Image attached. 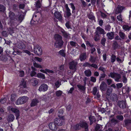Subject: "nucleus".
Here are the masks:
<instances>
[{
    "mask_svg": "<svg viewBox=\"0 0 131 131\" xmlns=\"http://www.w3.org/2000/svg\"><path fill=\"white\" fill-rule=\"evenodd\" d=\"M9 17L10 19V21L8 22V24L11 26L15 25L17 23H21L23 19V16L20 15L18 16V17L15 19L14 14L12 12H10L9 13Z\"/></svg>",
    "mask_w": 131,
    "mask_h": 131,
    "instance_id": "1",
    "label": "nucleus"
},
{
    "mask_svg": "<svg viewBox=\"0 0 131 131\" xmlns=\"http://www.w3.org/2000/svg\"><path fill=\"white\" fill-rule=\"evenodd\" d=\"M54 37L55 40L54 43L55 46L57 48H61L62 47L63 43L62 36L59 34H56L54 35Z\"/></svg>",
    "mask_w": 131,
    "mask_h": 131,
    "instance_id": "2",
    "label": "nucleus"
},
{
    "mask_svg": "<svg viewBox=\"0 0 131 131\" xmlns=\"http://www.w3.org/2000/svg\"><path fill=\"white\" fill-rule=\"evenodd\" d=\"M28 98L25 96H22L18 98L16 102V104L17 105L24 104L28 101Z\"/></svg>",
    "mask_w": 131,
    "mask_h": 131,
    "instance_id": "3",
    "label": "nucleus"
},
{
    "mask_svg": "<svg viewBox=\"0 0 131 131\" xmlns=\"http://www.w3.org/2000/svg\"><path fill=\"white\" fill-rule=\"evenodd\" d=\"M34 53L38 56L41 55L42 50L40 46L37 45H34Z\"/></svg>",
    "mask_w": 131,
    "mask_h": 131,
    "instance_id": "4",
    "label": "nucleus"
},
{
    "mask_svg": "<svg viewBox=\"0 0 131 131\" xmlns=\"http://www.w3.org/2000/svg\"><path fill=\"white\" fill-rule=\"evenodd\" d=\"M8 109L9 110H10L12 112L15 113V115L16 116V119H18L20 116V112L19 110L16 108H11L10 106H9Z\"/></svg>",
    "mask_w": 131,
    "mask_h": 131,
    "instance_id": "5",
    "label": "nucleus"
},
{
    "mask_svg": "<svg viewBox=\"0 0 131 131\" xmlns=\"http://www.w3.org/2000/svg\"><path fill=\"white\" fill-rule=\"evenodd\" d=\"M64 117L61 116L57 120L56 119L54 121V123L58 126H61L64 124Z\"/></svg>",
    "mask_w": 131,
    "mask_h": 131,
    "instance_id": "6",
    "label": "nucleus"
},
{
    "mask_svg": "<svg viewBox=\"0 0 131 131\" xmlns=\"http://www.w3.org/2000/svg\"><path fill=\"white\" fill-rule=\"evenodd\" d=\"M54 16L59 21H62L63 20V17L60 13L58 11H56L54 13Z\"/></svg>",
    "mask_w": 131,
    "mask_h": 131,
    "instance_id": "7",
    "label": "nucleus"
},
{
    "mask_svg": "<svg viewBox=\"0 0 131 131\" xmlns=\"http://www.w3.org/2000/svg\"><path fill=\"white\" fill-rule=\"evenodd\" d=\"M80 126L81 127L84 128L85 131L88 130V126L87 123L84 121H81L80 123Z\"/></svg>",
    "mask_w": 131,
    "mask_h": 131,
    "instance_id": "8",
    "label": "nucleus"
},
{
    "mask_svg": "<svg viewBox=\"0 0 131 131\" xmlns=\"http://www.w3.org/2000/svg\"><path fill=\"white\" fill-rule=\"evenodd\" d=\"M48 88V86L46 84L44 83L41 85L39 87L38 90L40 92H45L47 90Z\"/></svg>",
    "mask_w": 131,
    "mask_h": 131,
    "instance_id": "9",
    "label": "nucleus"
},
{
    "mask_svg": "<svg viewBox=\"0 0 131 131\" xmlns=\"http://www.w3.org/2000/svg\"><path fill=\"white\" fill-rule=\"evenodd\" d=\"M77 62L74 61H72L69 63V68L71 70H75L76 68Z\"/></svg>",
    "mask_w": 131,
    "mask_h": 131,
    "instance_id": "10",
    "label": "nucleus"
},
{
    "mask_svg": "<svg viewBox=\"0 0 131 131\" xmlns=\"http://www.w3.org/2000/svg\"><path fill=\"white\" fill-rule=\"evenodd\" d=\"M30 82L32 85L35 86L38 84V80L36 78H32L30 80Z\"/></svg>",
    "mask_w": 131,
    "mask_h": 131,
    "instance_id": "11",
    "label": "nucleus"
},
{
    "mask_svg": "<svg viewBox=\"0 0 131 131\" xmlns=\"http://www.w3.org/2000/svg\"><path fill=\"white\" fill-rule=\"evenodd\" d=\"M49 127L51 129L56 130L57 129V127L55 124L53 122L50 123L48 125Z\"/></svg>",
    "mask_w": 131,
    "mask_h": 131,
    "instance_id": "12",
    "label": "nucleus"
},
{
    "mask_svg": "<svg viewBox=\"0 0 131 131\" xmlns=\"http://www.w3.org/2000/svg\"><path fill=\"white\" fill-rule=\"evenodd\" d=\"M61 31L62 33L63 36L64 37L68 39L70 38V35L67 32L63 29L61 28Z\"/></svg>",
    "mask_w": 131,
    "mask_h": 131,
    "instance_id": "13",
    "label": "nucleus"
},
{
    "mask_svg": "<svg viewBox=\"0 0 131 131\" xmlns=\"http://www.w3.org/2000/svg\"><path fill=\"white\" fill-rule=\"evenodd\" d=\"M118 104L120 108H124L126 107V103L125 101H119Z\"/></svg>",
    "mask_w": 131,
    "mask_h": 131,
    "instance_id": "14",
    "label": "nucleus"
},
{
    "mask_svg": "<svg viewBox=\"0 0 131 131\" xmlns=\"http://www.w3.org/2000/svg\"><path fill=\"white\" fill-rule=\"evenodd\" d=\"M39 102V101L38 100V99L34 98L31 101V106H36Z\"/></svg>",
    "mask_w": 131,
    "mask_h": 131,
    "instance_id": "15",
    "label": "nucleus"
},
{
    "mask_svg": "<svg viewBox=\"0 0 131 131\" xmlns=\"http://www.w3.org/2000/svg\"><path fill=\"white\" fill-rule=\"evenodd\" d=\"M17 47L19 49H25L26 46L24 43L21 42H20L17 44Z\"/></svg>",
    "mask_w": 131,
    "mask_h": 131,
    "instance_id": "16",
    "label": "nucleus"
},
{
    "mask_svg": "<svg viewBox=\"0 0 131 131\" xmlns=\"http://www.w3.org/2000/svg\"><path fill=\"white\" fill-rule=\"evenodd\" d=\"M107 87V85L106 83L104 82H102L100 86V89L101 91H105Z\"/></svg>",
    "mask_w": 131,
    "mask_h": 131,
    "instance_id": "17",
    "label": "nucleus"
},
{
    "mask_svg": "<svg viewBox=\"0 0 131 131\" xmlns=\"http://www.w3.org/2000/svg\"><path fill=\"white\" fill-rule=\"evenodd\" d=\"M65 6L66 10V13L67 16L68 18L69 17H70L71 15L70 10L68 7L67 4H66Z\"/></svg>",
    "mask_w": 131,
    "mask_h": 131,
    "instance_id": "18",
    "label": "nucleus"
},
{
    "mask_svg": "<svg viewBox=\"0 0 131 131\" xmlns=\"http://www.w3.org/2000/svg\"><path fill=\"white\" fill-rule=\"evenodd\" d=\"M96 31L97 33L100 34H104L105 33L104 29L99 26L96 28Z\"/></svg>",
    "mask_w": 131,
    "mask_h": 131,
    "instance_id": "19",
    "label": "nucleus"
},
{
    "mask_svg": "<svg viewBox=\"0 0 131 131\" xmlns=\"http://www.w3.org/2000/svg\"><path fill=\"white\" fill-rule=\"evenodd\" d=\"M15 118L14 115L12 114L9 115L8 116L7 120L8 122H12L13 121Z\"/></svg>",
    "mask_w": 131,
    "mask_h": 131,
    "instance_id": "20",
    "label": "nucleus"
},
{
    "mask_svg": "<svg viewBox=\"0 0 131 131\" xmlns=\"http://www.w3.org/2000/svg\"><path fill=\"white\" fill-rule=\"evenodd\" d=\"M123 9V7L120 6H118L116 9V14L121 13Z\"/></svg>",
    "mask_w": 131,
    "mask_h": 131,
    "instance_id": "21",
    "label": "nucleus"
},
{
    "mask_svg": "<svg viewBox=\"0 0 131 131\" xmlns=\"http://www.w3.org/2000/svg\"><path fill=\"white\" fill-rule=\"evenodd\" d=\"M84 73L85 75L88 77L91 76L92 74V72L89 69L85 70L84 72Z\"/></svg>",
    "mask_w": 131,
    "mask_h": 131,
    "instance_id": "22",
    "label": "nucleus"
},
{
    "mask_svg": "<svg viewBox=\"0 0 131 131\" xmlns=\"http://www.w3.org/2000/svg\"><path fill=\"white\" fill-rule=\"evenodd\" d=\"M114 33L112 32L108 33L106 34L108 38L110 39H112L114 38Z\"/></svg>",
    "mask_w": 131,
    "mask_h": 131,
    "instance_id": "23",
    "label": "nucleus"
},
{
    "mask_svg": "<svg viewBox=\"0 0 131 131\" xmlns=\"http://www.w3.org/2000/svg\"><path fill=\"white\" fill-rule=\"evenodd\" d=\"M86 58V53H83L81 54L80 56V58L81 61H82L85 60Z\"/></svg>",
    "mask_w": 131,
    "mask_h": 131,
    "instance_id": "24",
    "label": "nucleus"
},
{
    "mask_svg": "<svg viewBox=\"0 0 131 131\" xmlns=\"http://www.w3.org/2000/svg\"><path fill=\"white\" fill-rule=\"evenodd\" d=\"M5 102V99H1L0 102V107H5L6 105Z\"/></svg>",
    "mask_w": 131,
    "mask_h": 131,
    "instance_id": "25",
    "label": "nucleus"
},
{
    "mask_svg": "<svg viewBox=\"0 0 131 131\" xmlns=\"http://www.w3.org/2000/svg\"><path fill=\"white\" fill-rule=\"evenodd\" d=\"M121 75L117 74H115V76L114 79L117 82H119V81L120 79H121Z\"/></svg>",
    "mask_w": 131,
    "mask_h": 131,
    "instance_id": "26",
    "label": "nucleus"
},
{
    "mask_svg": "<svg viewBox=\"0 0 131 131\" xmlns=\"http://www.w3.org/2000/svg\"><path fill=\"white\" fill-rule=\"evenodd\" d=\"M98 60L97 57L94 58L92 56H91L89 59V61L92 63H94Z\"/></svg>",
    "mask_w": 131,
    "mask_h": 131,
    "instance_id": "27",
    "label": "nucleus"
},
{
    "mask_svg": "<svg viewBox=\"0 0 131 131\" xmlns=\"http://www.w3.org/2000/svg\"><path fill=\"white\" fill-rule=\"evenodd\" d=\"M118 34L120 37L123 39H125L126 37L125 34L121 31H120L119 32Z\"/></svg>",
    "mask_w": 131,
    "mask_h": 131,
    "instance_id": "28",
    "label": "nucleus"
},
{
    "mask_svg": "<svg viewBox=\"0 0 131 131\" xmlns=\"http://www.w3.org/2000/svg\"><path fill=\"white\" fill-rule=\"evenodd\" d=\"M17 97V95L15 94H13L11 95L10 100L12 102L14 101Z\"/></svg>",
    "mask_w": 131,
    "mask_h": 131,
    "instance_id": "29",
    "label": "nucleus"
},
{
    "mask_svg": "<svg viewBox=\"0 0 131 131\" xmlns=\"http://www.w3.org/2000/svg\"><path fill=\"white\" fill-rule=\"evenodd\" d=\"M112 89L111 87H109L108 88L107 90V91L106 94L108 96H109L112 93Z\"/></svg>",
    "mask_w": 131,
    "mask_h": 131,
    "instance_id": "30",
    "label": "nucleus"
},
{
    "mask_svg": "<svg viewBox=\"0 0 131 131\" xmlns=\"http://www.w3.org/2000/svg\"><path fill=\"white\" fill-rule=\"evenodd\" d=\"M89 119L90 122V125H91L93 122L95 121V118L93 116H91L89 117Z\"/></svg>",
    "mask_w": 131,
    "mask_h": 131,
    "instance_id": "31",
    "label": "nucleus"
},
{
    "mask_svg": "<svg viewBox=\"0 0 131 131\" xmlns=\"http://www.w3.org/2000/svg\"><path fill=\"white\" fill-rule=\"evenodd\" d=\"M37 77L38 78H41L42 79H44L45 78V75L41 73H38L37 74Z\"/></svg>",
    "mask_w": 131,
    "mask_h": 131,
    "instance_id": "32",
    "label": "nucleus"
},
{
    "mask_svg": "<svg viewBox=\"0 0 131 131\" xmlns=\"http://www.w3.org/2000/svg\"><path fill=\"white\" fill-rule=\"evenodd\" d=\"M123 28L125 31L128 30V31L130 30V27L127 25H124L123 26Z\"/></svg>",
    "mask_w": 131,
    "mask_h": 131,
    "instance_id": "33",
    "label": "nucleus"
},
{
    "mask_svg": "<svg viewBox=\"0 0 131 131\" xmlns=\"http://www.w3.org/2000/svg\"><path fill=\"white\" fill-rule=\"evenodd\" d=\"M61 84V82L58 80L56 81L54 84L55 86L57 88H58L60 86Z\"/></svg>",
    "mask_w": 131,
    "mask_h": 131,
    "instance_id": "34",
    "label": "nucleus"
},
{
    "mask_svg": "<svg viewBox=\"0 0 131 131\" xmlns=\"http://www.w3.org/2000/svg\"><path fill=\"white\" fill-rule=\"evenodd\" d=\"M81 127L80 126V123L79 124H77L73 127V128L75 130H78Z\"/></svg>",
    "mask_w": 131,
    "mask_h": 131,
    "instance_id": "35",
    "label": "nucleus"
},
{
    "mask_svg": "<svg viewBox=\"0 0 131 131\" xmlns=\"http://www.w3.org/2000/svg\"><path fill=\"white\" fill-rule=\"evenodd\" d=\"M59 53L60 56L64 57L65 56V51L63 50H61L59 52Z\"/></svg>",
    "mask_w": 131,
    "mask_h": 131,
    "instance_id": "36",
    "label": "nucleus"
},
{
    "mask_svg": "<svg viewBox=\"0 0 131 131\" xmlns=\"http://www.w3.org/2000/svg\"><path fill=\"white\" fill-rule=\"evenodd\" d=\"M33 65L35 67L37 68H42V66L38 63H36V62H34L33 63Z\"/></svg>",
    "mask_w": 131,
    "mask_h": 131,
    "instance_id": "37",
    "label": "nucleus"
},
{
    "mask_svg": "<svg viewBox=\"0 0 131 131\" xmlns=\"http://www.w3.org/2000/svg\"><path fill=\"white\" fill-rule=\"evenodd\" d=\"M69 43L70 45L73 47H75L77 45V43L76 42L73 41H70Z\"/></svg>",
    "mask_w": 131,
    "mask_h": 131,
    "instance_id": "38",
    "label": "nucleus"
},
{
    "mask_svg": "<svg viewBox=\"0 0 131 131\" xmlns=\"http://www.w3.org/2000/svg\"><path fill=\"white\" fill-rule=\"evenodd\" d=\"M78 87L80 90L82 91H84L85 89V86L81 85H77Z\"/></svg>",
    "mask_w": 131,
    "mask_h": 131,
    "instance_id": "39",
    "label": "nucleus"
},
{
    "mask_svg": "<svg viewBox=\"0 0 131 131\" xmlns=\"http://www.w3.org/2000/svg\"><path fill=\"white\" fill-rule=\"evenodd\" d=\"M62 93V91L58 90L56 92V95L57 96L59 97L60 96Z\"/></svg>",
    "mask_w": 131,
    "mask_h": 131,
    "instance_id": "40",
    "label": "nucleus"
},
{
    "mask_svg": "<svg viewBox=\"0 0 131 131\" xmlns=\"http://www.w3.org/2000/svg\"><path fill=\"white\" fill-rule=\"evenodd\" d=\"M41 4L40 3V1L38 0L36 2V6L37 8H39L41 7Z\"/></svg>",
    "mask_w": 131,
    "mask_h": 131,
    "instance_id": "41",
    "label": "nucleus"
},
{
    "mask_svg": "<svg viewBox=\"0 0 131 131\" xmlns=\"http://www.w3.org/2000/svg\"><path fill=\"white\" fill-rule=\"evenodd\" d=\"M116 56L114 54H112V55L111 58V61L112 62H114L115 60Z\"/></svg>",
    "mask_w": 131,
    "mask_h": 131,
    "instance_id": "42",
    "label": "nucleus"
},
{
    "mask_svg": "<svg viewBox=\"0 0 131 131\" xmlns=\"http://www.w3.org/2000/svg\"><path fill=\"white\" fill-rule=\"evenodd\" d=\"M130 123H131V119H127L125 121V124L126 126L128 125Z\"/></svg>",
    "mask_w": 131,
    "mask_h": 131,
    "instance_id": "43",
    "label": "nucleus"
},
{
    "mask_svg": "<svg viewBox=\"0 0 131 131\" xmlns=\"http://www.w3.org/2000/svg\"><path fill=\"white\" fill-rule=\"evenodd\" d=\"M69 4L71 6V8H72V13H74V10L75 9V7L74 4L73 3H70Z\"/></svg>",
    "mask_w": 131,
    "mask_h": 131,
    "instance_id": "44",
    "label": "nucleus"
},
{
    "mask_svg": "<svg viewBox=\"0 0 131 131\" xmlns=\"http://www.w3.org/2000/svg\"><path fill=\"white\" fill-rule=\"evenodd\" d=\"M5 9V7L3 5H0V12H4Z\"/></svg>",
    "mask_w": 131,
    "mask_h": 131,
    "instance_id": "45",
    "label": "nucleus"
},
{
    "mask_svg": "<svg viewBox=\"0 0 131 131\" xmlns=\"http://www.w3.org/2000/svg\"><path fill=\"white\" fill-rule=\"evenodd\" d=\"M35 60L39 62H41L42 60V59L36 57H35Z\"/></svg>",
    "mask_w": 131,
    "mask_h": 131,
    "instance_id": "46",
    "label": "nucleus"
},
{
    "mask_svg": "<svg viewBox=\"0 0 131 131\" xmlns=\"http://www.w3.org/2000/svg\"><path fill=\"white\" fill-rule=\"evenodd\" d=\"M88 18L90 19L93 20L94 19V17L92 14H89L88 16Z\"/></svg>",
    "mask_w": 131,
    "mask_h": 131,
    "instance_id": "47",
    "label": "nucleus"
},
{
    "mask_svg": "<svg viewBox=\"0 0 131 131\" xmlns=\"http://www.w3.org/2000/svg\"><path fill=\"white\" fill-rule=\"evenodd\" d=\"M99 70L102 71L104 73L106 71L105 68L102 67H100L99 68Z\"/></svg>",
    "mask_w": 131,
    "mask_h": 131,
    "instance_id": "48",
    "label": "nucleus"
},
{
    "mask_svg": "<svg viewBox=\"0 0 131 131\" xmlns=\"http://www.w3.org/2000/svg\"><path fill=\"white\" fill-rule=\"evenodd\" d=\"M90 80L91 81L95 82L96 81V78L94 77H90Z\"/></svg>",
    "mask_w": 131,
    "mask_h": 131,
    "instance_id": "49",
    "label": "nucleus"
},
{
    "mask_svg": "<svg viewBox=\"0 0 131 131\" xmlns=\"http://www.w3.org/2000/svg\"><path fill=\"white\" fill-rule=\"evenodd\" d=\"M46 71L47 73L48 72L50 73H54V71L51 70H50L49 69H46Z\"/></svg>",
    "mask_w": 131,
    "mask_h": 131,
    "instance_id": "50",
    "label": "nucleus"
},
{
    "mask_svg": "<svg viewBox=\"0 0 131 131\" xmlns=\"http://www.w3.org/2000/svg\"><path fill=\"white\" fill-rule=\"evenodd\" d=\"M116 117L118 119L121 120H122L123 119V116L122 115H118Z\"/></svg>",
    "mask_w": 131,
    "mask_h": 131,
    "instance_id": "51",
    "label": "nucleus"
},
{
    "mask_svg": "<svg viewBox=\"0 0 131 131\" xmlns=\"http://www.w3.org/2000/svg\"><path fill=\"white\" fill-rule=\"evenodd\" d=\"M24 74V72L23 71H21L19 72V75L21 77H23Z\"/></svg>",
    "mask_w": 131,
    "mask_h": 131,
    "instance_id": "52",
    "label": "nucleus"
},
{
    "mask_svg": "<svg viewBox=\"0 0 131 131\" xmlns=\"http://www.w3.org/2000/svg\"><path fill=\"white\" fill-rule=\"evenodd\" d=\"M117 87L118 88H121L123 86V84L122 83H118L116 84Z\"/></svg>",
    "mask_w": 131,
    "mask_h": 131,
    "instance_id": "53",
    "label": "nucleus"
},
{
    "mask_svg": "<svg viewBox=\"0 0 131 131\" xmlns=\"http://www.w3.org/2000/svg\"><path fill=\"white\" fill-rule=\"evenodd\" d=\"M122 79V81L123 83H126L127 81V78L124 76H123Z\"/></svg>",
    "mask_w": 131,
    "mask_h": 131,
    "instance_id": "54",
    "label": "nucleus"
},
{
    "mask_svg": "<svg viewBox=\"0 0 131 131\" xmlns=\"http://www.w3.org/2000/svg\"><path fill=\"white\" fill-rule=\"evenodd\" d=\"M117 19L118 21H122V16L119 15L117 17Z\"/></svg>",
    "mask_w": 131,
    "mask_h": 131,
    "instance_id": "55",
    "label": "nucleus"
},
{
    "mask_svg": "<svg viewBox=\"0 0 131 131\" xmlns=\"http://www.w3.org/2000/svg\"><path fill=\"white\" fill-rule=\"evenodd\" d=\"M116 74V73H110V75H109V76H110L112 78H114L115 76V74Z\"/></svg>",
    "mask_w": 131,
    "mask_h": 131,
    "instance_id": "56",
    "label": "nucleus"
},
{
    "mask_svg": "<svg viewBox=\"0 0 131 131\" xmlns=\"http://www.w3.org/2000/svg\"><path fill=\"white\" fill-rule=\"evenodd\" d=\"M83 66L85 67H90L91 66V64L88 62H86L84 63Z\"/></svg>",
    "mask_w": 131,
    "mask_h": 131,
    "instance_id": "57",
    "label": "nucleus"
},
{
    "mask_svg": "<svg viewBox=\"0 0 131 131\" xmlns=\"http://www.w3.org/2000/svg\"><path fill=\"white\" fill-rule=\"evenodd\" d=\"M106 39L105 38L102 39L101 40V44L103 45H104L105 43Z\"/></svg>",
    "mask_w": 131,
    "mask_h": 131,
    "instance_id": "58",
    "label": "nucleus"
},
{
    "mask_svg": "<svg viewBox=\"0 0 131 131\" xmlns=\"http://www.w3.org/2000/svg\"><path fill=\"white\" fill-rule=\"evenodd\" d=\"M93 94L94 95H95L97 91V89L96 88L94 87L93 89Z\"/></svg>",
    "mask_w": 131,
    "mask_h": 131,
    "instance_id": "59",
    "label": "nucleus"
},
{
    "mask_svg": "<svg viewBox=\"0 0 131 131\" xmlns=\"http://www.w3.org/2000/svg\"><path fill=\"white\" fill-rule=\"evenodd\" d=\"M86 44L87 46H90L91 47H92L93 46L92 44H91L89 41H86Z\"/></svg>",
    "mask_w": 131,
    "mask_h": 131,
    "instance_id": "60",
    "label": "nucleus"
},
{
    "mask_svg": "<svg viewBox=\"0 0 131 131\" xmlns=\"http://www.w3.org/2000/svg\"><path fill=\"white\" fill-rule=\"evenodd\" d=\"M21 84L24 88H25L26 87V83L24 81H21Z\"/></svg>",
    "mask_w": 131,
    "mask_h": 131,
    "instance_id": "61",
    "label": "nucleus"
},
{
    "mask_svg": "<svg viewBox=\"0 0 131 131\" xmlns=\"http://www.w3.org/2000/svg\"><path fill=\"white\" fill-rule=\"evenodd\" d=\"M36 72L34 71H32L30 75L31 77H33L36 74Z\"/></svg>",
    "mask_w": 131,
    "mask_h": 131,
    "instance_id": "62",
    "label": "nucleus"
},
{
    "mask_svg": "<svg viewBox=\"0 0 131 131\" xmlns=\"http://www.w3.org/2000/svg\"><path fill=\"white\" fill-rule=\"evenodd\" d=\"M101 16L103 18H105L106 16L105 14L102 12H101Z\"/></svg>",
    "mask_w": 131,
    "mask_h": 131,
    "instance_id": "63",
    "label": "nucleus"
},
{
    "mask_svg": "<svg viewBox=\"0 0 131 131\" xmlns=\"http://www.w3.org/2000/svg\"><path fill=\"white\" fill-rule=\"evenodd\" d=\"M100 128V126L99 125H97L95 128V131H97Z\"/></svg>",
    "mask_w": 131,
    "mask_h": 131,
    "instance_id": "64",
    "label": "nucleus"
}]
</instances>
